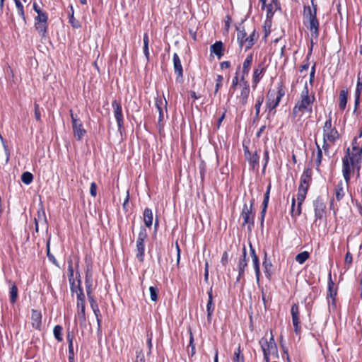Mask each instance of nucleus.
I'll return each instance as SVG.
<instances>
[{"label":"nucleus","mask_w":362,"mask_h":362,"mask_svg":"<svg viewBox=\"0 0 362 362\" xmlns=\"http://www.w3.org/2000/svg\"><path fill=\"white\" fill-rule=\"evenodd\" d=\"M85 284L93 285V270L92 264L90 262H86Z\"/></svg>","instance_id":"obj_29"},{"label":"nucleus","mask_w":362,"mask_h":362,"mask_svg":"<svg viewBox=\"0 0 362 362\" xmlns=\"http://www.w3.org/2000/svg\"><path fill=\"white\" fill-rule=\"evenodd\" d=\"M334 283L332 282L331 278L329 279V281L328 283V293L327 295V298L328 303H330L329 298L332 299V304L335 306V299L334 297L337 295L336 291H334Z\"/></svg>","instance_id":"obj_26"},{"label":"nucleus","mask_w":362,"mask_h":362,"mask_svg":"<svg viewBox=\"0 0 362 362\" xmlns=\"http://www.w3.org/2000/svg\"><path fill=\"white\" fill-rule=\"evenodd\" d=\"M69 283H70L71 292L72 293H77L80 290L83 289L81 287V280L79 278L77 280V284H76L74 279H72V277L74 276V269H73L71 261H70L69 264Z\"/></svg>","instance_id":"obj_11"},{"label":"nucleus","mask_w":362,"mask_h":362,"mask_svg":"<svg viewBox=\"0 0 362 362\" xmlns=\"http://www.w3.org/2000/svg\"><path fill=\"white\" fill-rule=\"evenodd\" d=\"M33 180V175L30 172H24L22 175H21V181L28 185H30Z\"/></svg>","instance_id":"obj_39"},{"label":"nucleus","mask_w":362,"mask_h":362,"mask_svg":"<svg viewBox=\"0 0 362 362\" xmlns=\"http://www.w3.org/2000/svg\"><path fill=\"white\" fill-rule=\"evenodd\" d=\"M315 66H316V64H314L313 66L311 67V70H310V73L309 83L311 85H313V83L314 82V79H315Z\"/></svg>","instance_id":"obj_63"},{"label":"nucleus","mask_w":362,"mask_h":362,"mask_svg":"<svg viewBox=\"0 0 362 362\" xmlns=\"http://www.w3.org/2000/svg\"><path fill=\"white\" fill-rule=\"evenodd\" d=\"M334 127H332V116L331 112L328 115V119L326 120V122L324 124L323 126V133L328 132L329 129H332Z\"/></svg>","instance_id":"obj_52"},{"label":"nucleus","mask_w":362,"mask_h":362,"mask_svg":"<svg viewBox=\"0 0 362 362\" xmlns=\"http://www.w3.org/2000/svg\"><path fill=\"white\" fill-rule=\"evenodd\" d=\"M71 10H73V8L71 7ZM69 23L70 24L76 28H78L80 27L79 22L74 18V11H72L71 15L69 16Z\"/></svg>","instance_id":"obj_55"},{"label":"nucleus","mask_w":362,"mask_h":362,"mask_svg":"<svg viewBox=\"0 0 362 362\" xmlns=\"http://www.w3.org/2000/svg\"><path fill=\"white\" fill-rule=\"evenodd\" d=\"M311 180H312V179L305 178L304 177L301 176L300 177V185H299V187L298 188L299 189H305V190L308 191Z\"/></svg>","instance_id":"obj_44"},{"label":"nucleus","mask_w":362,"mask_h":362,"mask_svg":"<svg viewBox=\"0 0 362 362\" xmlns=\"http://www.w3.org/2000/svg\"><path fill=\"white\" fill-rule=\"evenodd\" d=\"M74 334L72 332H69L66 335L67 341L69 344V355H74Z\"/></svg>","instance_id":"obj_36"},{"label":"nucleus","mask_w":362,"mask_h":362,"mask_svg":"<svg viewBox=\"0 0 362 362\" xmlns=\"http://www.w3.org/2000/svg\"><path fill=\"white\" fill-rule=\"evenodd\" d=\"M263 101H264V96L263 95L259 96L258 98L257 99V102H256V104L255 105V116H256V117H259V112H260V107H261Z\"/></svg>","instance_id":"obj_50"},{"label":"nucleus","mask_w":362,"mask_h":362,"mask_svg":"<svg viewBox=\"0 0 362 362\" xmlns=\"http://www.w3.org/2000/svg\"><path fill=\"white\" fill-rule=\"evenodd\" d=\"M34 112H35V118L37 121H40L41 119V113L40 111V105L35 103L34 104Z\"/></svg>","instance_id":"obj_58"},{"label":"nucleus","mask_w":362,"mask_h":362,"mask_svg":"<svg viewBox=\"0 0 362 362\" xmlns=\"http://www.w3.org/2000/svg\"><path fill=\"white\" fill-rule=\"evenodd\" d=\"M143 41H144V47H143L144 54L146 58V60L149 61V57H150L149 49H148L149 38H148V35L147 33H145L144 34Z\"/></svg>","instance_id":"obj_33"},{"label":"nucleus","mask_w":362,"mask_h":362,"mask_svg":"<svg viewBox=\"0 0 362 362\" xmlns=\"http://www.w3.org/2000/svg\"><path fill=\"white\" fill-rule=\"evenodd\" d=\"M223 81V77L221 75H218L216 79V88L214 90V93L216 94L218 91V89L222 86Z\"/></svg>","instance_id":"obj_54"},{"label":"nucleus","mask_w":362,"mask_h":362,"mask_svg":"<svg viewBox=\"0 0 362 362\" xmlns=\"http://www.w3.org/2000/svg\"><path fill=\"white\" fill-rule=\"evenodd\" d=\"M316 147H317V155L315 158V164H316V170L317 172H320V166L322 163V148L320 147L319 144L317 141H315Z\"/></svg>","instance_id":"obj_30"},{"label":"nucleus","mask_w":362,"mask_h":362,"mask_svg":"<svg viewBox=\"0 0 362 362\" xmlns=\"http://www.w3.org/2000/svg\"><path fill=\"white\" fill-rule=\"evenodd\" d=\"M10 303L14 304L18 298V288L15 284H13L10 287L9 291Z\"/></svg>","instance_id":"obj_31"},{"label":"nucleus","mask_w":362,"mask_h":362,"mask_svg":"<svg viewBox=\"0 0 362 362\" xmlns=\"http://www.w3.org/2000/svg\"><path fill=\"white\" fill-rule=\"evenodd\" d=\"M62 330V327L60 325H56L53 329L54 337L58 341H62L63 340Z\"/></svg>","instance_id":"obj_46"},{"label":"nucleus","mask_w":362,"mask_h":362,"mask_svg":"<svg viewBox=\"0 0 362 362\" xmlns=\"http://www.w3.org/2000/svg\"><path fill=\"white\" fill-rule=\"evenodd\" d=\"M41 313L36 310H32L31 320L32 325L35 329H40L41 326Z\"/></svg>","instance_id":"obj_20"},{"label":"nucleus","mask_w":362,"mask_h":362,"mask_svg":"<svg viewBox=\"0 0 362 362\" xmlns=\"http://www.w3.org/2000/svg\"><path fill=\"white\" fill-rule=\"evenodd\" d=\"M76 306L77 317L81 323H84L86 322L85 303H76Z\"/></svg>","instance_id":"obj_25"},{"label":"nucleus","mask_w":362,"mask_h":362,"mask_svg":"<svg viewBox=\"0 0 362 362\" xmlns=\"http://www.w3.org/2000/svg\"><path fill=\"white\" fill-rule=\"evenodd\" d=\"M144 221L146 227L150 228L153 223V212L149 208H146L144 211Z\"/></svg>","instance_id":"obj_23"},{"label":"nucleus","mask_w":362,"mask_h":362,"mask_svg":"<svg viewBox=\"0 0 362 362\" xmlns=\"http://www.w3.org/2000/svg\"><path fill=\"white\" fill-rule=\"evenodd\" d=\"M233 362H244V356L241 354L240 347L239 346L238 349L234 353V357L233 359Z\"/></svg>","instance_id":"obj_51"},{"label":"nucleus","mask_w":362,"mask_h":362,"mask_svg":"<svg viewBox=\"0 0 362 362\" xmlns=\"http://www.w3.org/2000/svg\"><path fill=\"white\" fill-rule=\"evenodd\" d=\"M269 200V196H268L267 194H264V200L262 202V211H261V214H264V213L267 212V206H268Z\"/></svg>","instance_id":"obj_56"},{"label":"nucleus","mask_w":362,"mask_h":362,"mask_svg":"<svg viewBox=\"0 0 362 362\" xmlns=\"http://www.w3.org/2000/svg\"><path fill=\"white\" fill-rule=\"evenodd\" d=\"M189 342L187 346L188 355L192 356L195 354V345L194 344V337L191 329H189Z\"/></svg>","instance_id":"obj_35"},{"label":"nucleus","mask_w":362,"mask_h":362,"mask_svg":"<svg viewBox=\"0 0 362 362\" xmlns=\"http://www.w3.org/2000/svg\"><path fill=\"white\" fill-rule=\"evenodd\" d=\"M254 269L255 272V276L257 282L259 281L260 270H259V262L258 257L252 258Z\"/></svg>","instance_id":"obj_41"},{"label":"nucleus","mask_w":362,"mask_h":362,"mask_svg":"<svg viewBox=\"0 0 362 362\" xmlns=\"http://www.w3.org/2000/svg\"><path fill=\"white\" fill-rule=\"evenodd\" d=\"M362 88H356L355 90V101H354V112L358 109L360 104V97L361 94Z\"/></svg>","instance_id":"obj_48"},{"label":"nucleus","mask_w":362,"mask_h":362,"mask_svg":"<svg viewBox=\"0 0 362 362\" xmlns=\"http://www.w3.org/2000/svg\"><path fill=\"white\" fill-rule=\"evenodd\" d=\"M347 95H348V90L347 89H343L339 93V107L341 110H344L346 107Z\"/></svg>","instance_id":"obj_27"},{"label":"nucleus","mask_w":362,"mask_h":362,"mask_svg":"<svg viewBox=\"0 0 362 362\" xmlns=\"http://www.w3.org/2000/svg\"><path fill=\"white\" fill-rule=\"evenodd\" d=\"M246 256H247L246 249H245V247H244L243 250V255H242L241 257L240 258L239 262H238V276L236 279L237 282H238L244 276L245 269L247 266Z\"/></svg>","instance_id":"obj_12"},{"label":"nucleus","mask_w":362,"mask_h":362,"mask_svg":"<svg viewBox=\"0 0 362 362\" xmlns=\"http://www.w3.org/2000/svg\"><path fill=\"white\" fill-rule=\"evenodd\" d=\"M70 116L71 119L73 134L77 141H81L86 134V129L83 127V123L76 115L70 110Z\"/></svg>","instance_id":"obj_4"},{"label":"nucleus","mask_w":362,"mask_h":362,"mask_svg":"<svg viewBox=\"0 0 362 362\" xmlns=\"http://www.w3.org/2000/svg\"><path fill=\"white\" fill-rule=\"evenodd\" d=\"M313 206L315 209V217L316 219H322L325 214V205L323 203L322 200L317 197L313 202Z\"/></svg>","instance_id":"obj_13"},{"label":"nucleus","mask_w":362,"mask_h":362,"mask_svg":"<svg viewBox=\"0 0 362 362\" xmlns=\"http://www.w3.org/2000/svg\"><path fill=\"white\" fill-rule=\"evenodd\" d=\"M112 107L113 108L114 116L117 123L118 129L119 131H121L124 126L122 105L119 102L115 100L112 103Z\"/></svg>","instance_id":"obj_10"},{"label":"nucleus","mask_w":362,"mask_h":362,"mask_svg":"<svg viewBox=\"0 0 362 362\" xmlns=\"http://www.w3.org/2000/svg\"><path fill=\"white\" fill-rule=\"evenodd\" d=\"M253 61V56L252 54H250L247 56L243 64V71L241 77H243V80H245V76L249 74L250 66Z\"/></svg>","instance_id":"obj_21"},{"label":"nucleus","mask_w":362,"mask_h":362,"mask_svg":"<svg viewBox=\"0 0 362 362\" xmlns=\"http://www.w3.org/2000/svg\"><path fill=\"white\" fill-rule=\"evenodd\" d=\"M259 37L258 33L254 30L252 33L247 37L246 47H245V51L250 49L253 45L256 42Z\"/></svg>","instance_id":"obj_28"},{"label":"nucleus","mask_w":362,"mask_h":362,"mask_svg":"<svg viewBox=\"0 0 362 362\" xmlns=\"http://www.w3.org/2000/svg\"><path fill=\"white\" fill-rule=\"evenodd\" d=\"M315 100V95H313L311 97H306L305 98H300L299 101L295 105L293 109V114L296 116L299 112L308 111L311 113L313 111L312 105Z\"/></svg>","instance_id":"obj_5"},{"label":"nucleus","mask_w":362,"mask_h":362,"mask_svg":"<svg viewBox=\"0 0 362 362\" xmlns=\"http://www.w3.org/2000/svg\"><path fill=\"white\" fill-rule=\"evenodd\" d=\"M263 266H264V273H265V276L267 279H270L271 278V276H272V272H271V269L272 267V264L271 262H267V261H264L263 262Z\"/></svg>","instance_id":"obj_45"},{"label":"nucleus","mask_w":362,"mask_h":362,"mask_svg":"<svg viewBox=\"0 0 362 362\" xmlns=\"http://www.w3.org/2000/svg\"><path fill=\"white\" fill-rule=\"evenodd\" d=\"M255 213L252 212L251 208H248L247 204H245L243 207V210L241 212V216L243 218V225L245 226L247 224L248 230H250L252 227L254 226V219H255Z\"/></svg>","instance_id":"obj_9"},{"label":"nucleus","mask_w":362,"mask_h":362,"mask_svg":"<svg viewBox=\"0 0 362 362\" xmlns=\"http://www.w3.org/2000/svg\"><path fill=\"white\" fill-rule=\"evenodd\" d=\"M285 95V91L283 88V86L282 85H279L277 88V95H276V97L275 98V100L274 99V103H276V105H279L281 100V98Z\"/></svg>","instance_id":"obj_42"},{"label":"nucleus","mask_w":362,"mask_h":362,"mask_svg":"<svg viewBox=\"0 0 362 362\" xmlns=\"http://www.w3.org/2000/svg\"><path fill=\"white\" fill-rule=\"evenodd\" d=\"M47 21L40 22L39 21H35V28L42 38H45L47 36Z\"/></svg>","instance_id":"obj_18"},{"label":"nucleus","mask_w":362,"mask_h":362,"mask_svg":"<svg viewBox=\"0 0 362 362\" xmlns=\"http://www.w3.org/2000/svg\"><path fill=\"white\" fill-rule=\"evenodd\" d=\"M301 176L304 177L305 178L312 179L311 178V177H312V170H311V168H306L303 171V173Z\"/></svg>","instance_id":"obj_64"},{"label":"nucleus","mask_w":362,"mask_h":362,"mask_svg":"<svg viewBox=\"0 0 362 362\" xmlns=\"http://www.w3.org/2000/svg\"><path fill=\"white\" fill-rule=\"evenodd\" d=\"M15 4H16V6L18 15L22 18V19L23 20L24 23H26V18H25V16L23 4L19 0H16V2H15Z\"/></svg>","instance_id":"obj_40"},{"label":"nucleus","mask_w":362,"mask_h":362,"mask_svg":"<svg viewBox=\"0 0 362 362\" xmlns=\"http://www.w3.org/2000/svg\"><path fill=\"white\" fill-rule=\"evenodd\" d=\"M285 95V91L283 88V86L282 85H279L277 88V95H276V97L275 98V100L274 99V103H276V105H279L281 100V98Z\"/></svg>","instance_id":"obj_43"},{"label":"nucleus","mask_w":362,"mask_h":362,"mask_svg":"<svg viewBox=\"0 0 362 362\" xmlns=\"http://www.w3.org/2000/svg\"><path fill=\"white\" fill-rule=\"evenodd\" d=\"M266 71V67L264 66V64L262 62L259 64L253 71V78H252V83L253 87L255 88L258 83L259 82L260 79L263 76L264 72Z\"/></svg>","instance_id":"obj_14"},{"label":"nucleus","mask_w":362,"mask_h":362,"mask_svg":"<svg viewBox=\"0 0 362 362\" xmlns=\"http://www.w3.org/2000/svg\"><path fill=\"white\" fill-rule=\"evenodd\" d=\"M296 206V199L294 197L292 198L291 201V214L293 217L298 216L300 214H296V209L295 208Z\"/></svg>","instance_id":"obj_61"},{"label":"nucleus","mask_w":362,"mask_h":362,"mask_svg":"<svg viewBox=\"0 0 362 362\" xmlns=\"http://www.w3.org/2000/svg\"><path fill=\"white\" fill-rule=\"evenodd\" d=\"M163 105V101L162 98L157 97L156 98V108L159 113V119H158L159 122H160L163 119V110L162 108Z\"/></svg>","instance_id":"obj_34"},{"label":"nucleus","mask_w":362,"mask_h":362,"mask_svg":"<svg viewBox=\"0 0 362 362\" xmlns=\"http://www.w3.org/2000/svg\"><path fill=\"white\" fill-rule=\"evenodd\" d=\"M147 238V232L145 228L141 227L138 234L136 240V257L140 262L144 261V241Z\"/></svg>","instance_id":"obj_6"},{"label":"nucleus","mask_w":362,"mask_h":362,"mask_svg":"<svg viewBox=\"0 0 362 362\" xmlns=\"http://www.w3.org/2000/svg\"><path fill=\"white\" fill-rule=\"evenodd\" d=\"M90 194L93 197H95L97 195V185L94 182H91L90 184Z\"/></svg>","instance_id":"obj_62"},{"label":"nucleus","mask_w":362,"mask_h":362,"mask_svg":"<svg viewBox=\"0 0 362 362\" xmlns=\"http://www.w3.org/2000/svg\"><path fill=\"white\" fill-rule=\"evenodd\" d=\"M259 344L264 354V358L266 362L270 360V356L277 353V346L274 342L273 336L271 337L269 341L265 337H262Z\"/></svg>","instance_id":"obj_3"},{"label":"nucleus","mask_w":362,"mask_h":362,"mask_svg":"<svg viewBox=\"0 0 362 362\" xmlns=\"http://www.w3.org/2000/svg\"><path fill=\"white\" fill-rule=\"evenodd\" d=\"M207 294L209 297L206 304L207 320L208 321H210L215 309V305L213 301L212 287L209 288Z\"/></svg>","instance_id":"obj_16"},{"label":"nucleus","mask_w":362,"mask_h":362,"mask_svg":"<svg viewBox=\"0 0 362 362\" xmlns=\"http://www.w3.org/2000/svg\"><path fill=\"white\" fill-rule=\"evenodd\" d=\"M339 134L335 127L329 129L328 132L323 133V140H328L329 142L334 144L339 139Z\"/></svg>","instance_id":"obj_19"},{"label":"nucleus","mask_w":362,"mask_h":362,"mask_svg":"<svg viewBox=\"0 0 362 362\" xmlns=\"http://www.w3.org/2000/svg\"><path fill=\"white\" fill-rule=\"evenodd\" d=\"M245 159H247L250 165L255 168L259 163V156L257 154V152L256 151L255 153H250V156H245Z\"/></svg>","instance_id":"obj_32"},{"label":"nucleus","mask_w":362,"mask_h":362,"mask_svg":"<svg viewBox=\"0 0 362 362\" xmlns=\"http://www.w3.org/2000/svg\"><path fill=\"white\" fill-rule=\"evenodd\" d=\"M265 8H267V18H272L274 13L273 10L274 8L275 9V8L273 7V4H269V5H267Z\"/></svg>","instance_id":"obj_57"},{"label":"nucleus","mask_w":362,"mask_h":362,"mask_svg":"<svg viewBox=\"0 0 362 362\" xmlns=\"http://www.w3.org/2000/svg\"><path fill=\"white\" fill-rule=\"evenodd\" d=\"M307 192H308L307 190L298 188V192L297 194V201H298V206L296 209L297 214H301V205L305 199Z\"/></svg>","instance_id":"obj_22"},{"label":"nucleus","mask_w":362,"mask_h":362,"mask_svg":"<svg viewBox=\"0 0 362 362\" xmlns=\"http://www.w3.org/2000/svg\"><path fill=\"white\" fill-rule=\"evenodd\" d=\"M291 314L292 317V324L294 327V332L297 335L301 333V325L300 320V310L298 304L294 303L291 308Z\"/></svg>","instance_id":"obj_8"},{"label":"nucleus","mask_w":362,"mask_h":362,"mask_svg":"<svg viewBox=\"0 0 362 362\" xmlns=\"http://www.w3.org/2000/svg\"><path fill=\"white\" fill-rule=\"evenodd\" d=\"M149 291H150L151 300L152 301H155V302L157 301L158 292V288L155 287V286H150Z\"/></svg>","instance_id":"obj_53"},{"label":"nucleus","mask_w":362,"mask_h":362,"mask_svg":"<svg viewBox=\"0 0 362 362\" xmlns=\"http://www.w3.org/2000/svg\"><path fill=\"white\" fill-rule=\"evenodd\" d=\"M237 40L241 48L243 47L244 46L245 47H246L247 33L244 28H243L242 30L238 28Z\"/></svg>","instance_id":"obj_24"},{"label":"nucleus","mask_w":362,"mask_h":362,"mask_svg":"<svg viewBox=\"0 0 362 362\" xmlns=\"http://www.w3.org/2000/svg\"><path fill=\"white\" fill-rule=\"evenodd\" d=\"M354 154H350V149H346V155L342 158V174L346 183L348 185L351 179V173L354 168L356 169L358 175H359V170L361 168V161L358 163L356 160Z\"/></svg>","instance_id":"obj_1"},{"label":"nucleus","mask_w":362,"mask_h":362,"mask_svg":"<svg viewBox=\"0 0 362 362\" xmlns=\"http://www.w3.org/2000/svg\"><path fill=\"white\" fill-rule=\"evenodd\" d=\"M211 53H214L218 59L223 55V44L221 41H216L210 47Z\"/></svg>","instance_id":"obj_17"},{"label":"nucleus","mask_w":362,"mask_h":362,"mask_svg":"<svg viewBox=\"0 0 362 362\" xmlns=\"http://www.w3.org/2000/svg\"><path fill=\"white\" fill-rule=\"evenodd\" d=\"M37 13V16L35 17V21H39L40 22L48 21V15L45 11L40 9Z\"/></svg>","instance_id":"obj_49"},{"label":"nucleus","mask_w":362,"mask_h":362,"mask_svg":"<svg viewBox=\"0 0 362 362\" xmlns=\"http://www.w3.org/2000/svg\"><path fill=\"white\" fill-rule=\"evenodd\" d=\"M76 293L77 302L76 303H85V295L83 289L80 290Z\"/></svg>","instance_id":"obj_60"},{"label":"nucleus","mask_w":362,"mask_h":362,"mask_svg":"<svg viewBox=\"0 0 362 362\" xmlns=\"http://www.w3.org/2000/svg\"><path fill=\"white\" fill-rule=\"evenodd\" d=\"M88 299L89 300L90 308L93 310V312L94 313V314L97 315V313H100V311L98 303L94 299V298L93 297H90Z\"/></svg>","instance_id":"obj_47"},{"label":"nucleus","mask_w":362,"mask_h":362,"mask_svg":"<svg viewBox=\"0 0 362 362\" xmlns=\"http://www.w3.org/2000/svg\"><path fill=\"white\" fill-rule=\"evenodd\" d=\"M303 18L308 23V28L310 30L311 36L317 38L319 35V21L317 18V10L310 6H304Z\"/></svg>","instance_id":"obj_2"},{"label":"nucleus","mask_w":362,"mask_h":362,"mask_svg":"<svg viewBox=\"0 0 362 362\" xmlns=\"http://www.w3.org/2000/svg\"><path fill=\"white\" fill-rule=\"evenodd\" d=\"M266 105L269 112H272L273 110H274L278 106L274 103V99L272 100H271V99L269 98H268V100L267 101Z\"/></svg>","instance_id":"obj_59"},{"label":"nucleus","mask_w":362,"mask_h":362,"mask_svg":"<svg viewBox=\"0 0 362 362\" xmlns=\"http://www.w3.org/2000/svg\"><path fill=\"white\" fill-rule=\"evenodd\" d=\"M335 196L337 201H340L344 196L343 184L341 182L337 184L335 189Z\"/></svg>","instance_id":"obj_38"},{"label":"nucleus","mask_w":362,"mask_h":362,"mask_svg":"<svg viewBox=\"0 0 362 362\" xmlns=\"http://www.w3.org/2000/svg\"><path fill=\"white\" fill-rule=\"evenodd\" d=\"M310 257V254L307 251H303L296 256V261L299 264H303Z\"/></svg>","instance_id":"obj_37"},{"label":"nucleus","mask_w":362,"mask_h":362,"mask_svg":"<svg viewBox=\"0 0 362 362\" xmlns=\"http://www.w3.org/2000/svg\"><path fill=\"white\" fill-rule=\"evenodd\" d=\"M240 85L242 88L240 95L238 96V100L240 107H244L247 103V100L250 95V86L247 81L243 80V77H240Z\"/></svg>","instance_id":"obj_7"},{"label":"nucleus","mask_w":362,"mask_h":362,"mask_svg":"<svg viewBox=\"0 0 362 362\" xmlns=\"http://www.w3.org/2000/svg\"><path fill=\"white\" fill-rule=\"evenodd\" d=\"M173 68L177 75V79L182 78L183 76V69L180 59L177 53L173 54Z\"/></svg>","instance_id":"obj_15"}]
</instances>
